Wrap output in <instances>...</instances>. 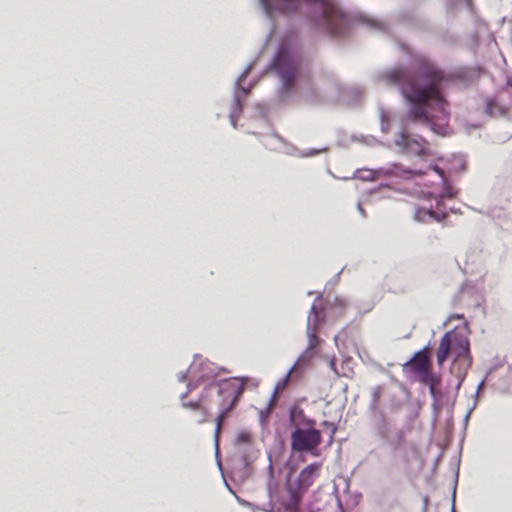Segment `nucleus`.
<instances>
[{
	"label": "nucleus",
	"mask_w": 512,
	"mask_h": 512,
	"mask_svg": "<svg viewBox=\"0 0 512 512\" xmlns=\"http://www.w3.org/2000/svg\"><path fill=\"white\" fill-rule=\"evenodd\" d=\"M423 385L429 387L430 396H434V390L441 387V376L435 374L431 369L427 372L425 381H419Z\"/></svg>",
	"instance_id": "nucleus-20"
},
{
	"label": "nucleus",
	"mask_w": 512,
	"mask_h": 512,
	"mask_svg": "<svg viewBox=\"0 0 512 512\" xmlns=\"http://www.w3.org/2000/svg\"><path fill=\"white\" fill-rule=\"evenodd\" d=\"M468 333V323L464 321L462 329H452L444 333L436 351L438 366H443L448 355L452 354V368L461 369V378L473 363Z\"/></svg>",
	"instance_id": "nucleus-4"
},
{
	"label": "nucleus",
	"mask_w": 512,
	"mask_h": 512,
	"mask_svg": "<svg viewBox=\"0 0 512 512\" xmlns=\"http://www.w3.org/2000/svg\"><path fill=\"white\" fill-rule=\"evenodd\" d=\"M267 458H268L267 479H275L271 452H268Z\"/></svg>",
	"instance_id": "nucleus-42"
},
{
	"label": "nucleus",
	"mask_w": 512,
	"mask_h": 512,
	"mask_svg": "<svg viewBox=\"0 0 512 512\" xmlns=\"http://www.w3.org/2000/svg\"><path fill=\"white\" fill-rule=\"evenodd\" d=\"M272 402V399H270L266 408L259 411V423L262 427H264L267 423L268 415L272 410Z\"/></svg>",
	"instance_id": "nucleus-31"
},
{
	"label": "nucleus",
	"mask_w": 512,
	"mask_h": 512,
	"mask_svg": "<svg viewBox=\"0 0 512 512\" xmlns=\"http://www.w3.org/2000/svg\"><path fill=\"white\" fill-rule=\"evenodd\" d=\"M416 173H414L411 169L402 168L399 163H392L389 168H379L376 170H356L352 177H343L342 180H349L352 178L359 179L361 181H374L378 175H395V176H403L405 179L412 178Z\"/></svg>",
	"instance_id": "nucleus-8"
},
{
	"label": "nucleus",
	"mask_w": 512,
	"mask_h": 512,
	"mask_svg": "<svg viewBox=\"0 0 512 512\" xmlns=\"http://www.w3.org/2000/svg\"><path fill=\"white\" fill-rule=\"evenodd\" d=\"M314 356V350H308L306 348L297 358V360L294 362V364L291 366V370L296 368V372H298L302 367L307 365L311 359Z\"/></svg>",
	"instance_id": "nucleus-22"
},
{
	"label": "nucleus",
	"mask_w": 512,
	"mask_h": 512,
	"mask_svg": "<svg viewBox=\"0 0 512 512\" xmlns=\"http://www.w3.org/2000/svg\"><path fill=\"white\" fill-rule=\"evenodd\" d=\"M425 216H429L430 218H433L437 222H441L446 219L447 213L445 211L435 212L432 208H429V209L418 208L415 211V214H414L415 220L423 221Z\"/></svg>",
	"instance_id": "nucleus-17"
},
{
	"label": "nucleus",
	"mask_w": 512,
	"mask_h": 512,
	"mask_svg": "<svg viewBox=\"0 0 512 512\" xmlns=\"http://www.w3.org/2000/svg\"><path fill=\"white\" fill-rule=\"evenodd\" d=\"M251 90L252 85L244 86L243 84H240L239 87L234 85L233 102L235 104V110H237V112H242L243 99L250 94Z\"/></svg>",
	"instance_id": "nucleus-14"
},
{
	"label": "nucleus",
	"mask_w": 512,
	"mask_h": 512,
	"mask_svg": "<svg viewBox=\"0 0 512 512\" xmlns=\"http://www.w3.org/2000/svg\"><path fill=\"white\" fill-rule=\"evenodd\" d=\"M388 85L397 86L407 106L402 118L403 130L399 131L394 144L402 153L417 156L429 155L428 141L420 135H412L405 129L411 124L428 127L434 134L445 137L450 134V110L444 89L450 79L428 59L414 56L409 68L397 66L379 74Z\"/></svg>",
	"instance_id": "nucleus-1"
},
{
	"label": "nucleus",
	"mask_w": 512,
	"mask_h": 512,
	"mask_svg": "<svg viewBox=\"0 0 512 512\" xmlns=\"http://www.w3.org/2000/svg\"><path fill=\"white\" fill-rule=\"evenodd\" d=\"M179 382H185L189 379L188 369L185 372H180L177 376Z\"/></svg>",
	"instance_id": "nucleus-48"
},
{
	"label": "nucleus",
	"mask_w": 512,
	"mask_h": 512,
	"mask_svg": "<svg viewBox=\"0 0 512 512\" xmlns=\"http://www.w3.org/2000/svg\"><path fill=\"white\" fill-rule=\"evenodd\" d=\"M263 13L272 19L274 13L300 11L307 15L310 26L330 36H344L351 21L337 0H258Z\"/></svg>",
	"instance_id": "nucleus-2"
},
{
	"label": "nucleus",
	"mask_w": 512,
	"mask_h": 512,
	"mask_svg": "<svg viewBox=\"0 0 512 512\" xmlns=\"http://www.w3.org/2000/svg\"><path fill=\"white\" fill-rule=\"evenodd\" d=\"M236 497V500L237 502L242 505V506H245V507H248V508H251V509H259V510H262L264 512H273L274 510V505L273 503L271 502H268L266 505H263L262 507H259V506H256L254 505L253 503L235 495Z\"/></svg>",
	"instance_id": "nucleus-25"
},
{
	"label": "nucleus",
	"mask_w": 512,
	"mask_h": 512,
	"mask_svg": "<svg viewBox=\"0 0 512 512\" xmlns=\"http://www.w3.org/2000/svg\"><path fill=\"white\" fill-rule=\"evenodd\" d=\"M215 457H216V460H217V464H218L219 468L221 469L220 453L218 452V456L215 454Z\"/></svg>",
	"instance_id": "nucleus-58"
},
{
	"label": "nucleus",
	"mask_w": 512,
	"mask_h": 512,
	"mask_svg": "<svg viewBox=\"0 0 512 512\" xmlns=\"http://www.w3.org/2000/svg\"><path fill=\"white\" fill-rule=\"evenodd\" d=\"M428 347L429 345L427 344L420 350L416 351L412 357L403 364L404 369H409L413 372L418 381H425L427 372L431 369L428 362Z\"/></svg>",
	"instance_id": "nucleus-9"
},
{
	"label": "nucleus",
	"mask_w": 512,
	"mask_h": 512,
	"mask_svg": "<svg viewBox=\"0 0 512 512\" xmlns=\"http://www.w3.org/2000/svg\"><path fill=\"white\" fill-rule=\"evenodd\" d=\"M364 23L373 30L385 32L387 30V26L384 22L373 19V18H365Z\"/></svg>",
	"instance_id": "nucleus-28"
},
{
	"label": "nucleus",
	"mask_w": 512,
	"mask_h": 512,
	"mask_svg": "<svg viewBox=\"0 0 512 512\" xmlns=\"http://www.w3.org/2000/svg\"><path fill=\"white\" fill-rule=\"evenodd\" d=\"M240 113L241 112H237V110H235V104H234L232 110L230 111V113L228 115L230 124L233 128H237V115Z\"/></svg>",
	"instance_id": "nucleus-40"
},
{
	"label": "nucleus",
	"mask_w": 512,
	"mask_h": 512,
	"mask_svg": "<svg viewBox=\"0 0 512 512\" xmlns=\"http://www.w3.org/2000/svg\"><path fill=\"white\" fill-rule=\"evenodd\" d=\"M201 358V355L195 354L194 361L188 367L189 381L187 383L188 392H192L200 385L203 384L200 377H196V359Z\"/></svg>",
	"instance_id": "nucleus-16"
},
{
	"label": "nucleus",
	"mask_w": 512,
	"mask_h": 512,
	"mask_svg": "<svg viewBox=\"0 0 512 512\" xmlns=\"http://www.w3.org/2000/svg\"><path fill=\"white\" fill-rule=\"evenodd\" d=\"M356 208H357L358 212L360 213V215L362 216V218H365L366 217V212H365V209L362 207L360 202L357 203Z\"/></svg>",
	"instance_id": "nucleus-53"
},
{
	"label": "nucleus",
	"mask_w": 512,
	"mask_h": 512,
	"mask_svg": "<svg viewBox=\"0 0 512 512\" xmlns=\"http://www.w3.org/2000/svg\"><path fill=\"white\" fill-rule=\"evenodd\" d=\"M466 169V159L462 154H455L452 156V163L450 170L456 173H461Z\"/></svg>",
	"instance_id": "nucleus-23"
},
{
	"label": "nucleus",
	"mask_w": 512,
	"mask_h": 512,
	"mask_svg": "<svg viewBox=\"0 0 512 512\" xmlns=\"http://www.w3.org/2000/svg\"><path fill=\"white\" fill-rule=\"evenodd\" d=\"M476 405H477V400L474 401L472 407L467 411V413L465 414V416L463 418L464 430H466V428H467V425H468V422L470 419V415H471L472 411L476 408Z\"/></svg>",
	"instance_id": "nucleus-44"
},
{
	"label": "nucleus",
	"mask_w": 512,
	"mask_h": 512,
	"mask_svg": "<svg viewBox=\"0 0 512 512\" xmlns=\"http://www.w3.org/2000/svg\"><path fill=\"white\" fill-rule=\"evenodd\" d=\"M341 272H342V270H341V271H339V272H338V273L333 277V279H332V281H331V282H334V283H335V282H337V281H338V279H339V277H340Z\"/></svg>",
	"instance_id": "nucleus-57"
},
{
	"label": "nucleus",
	"mask_w": 512,
	"mask_h": 512,
	"mask_svg": "<svg viewBox=\"0 0 512 512\" xmlns=\"http://www.w3.org/2000/svg\"><path fill=\"white\" fill-rule=\"evenodd\" d=\"M289 424L294 428L316 426V420L305 415L303 409L298 405H292L288 409Z\"/></svg>",
	"instance_id": "nucleus-12"
},
{
	"label": "nucleus",
	"mask_w": 512,
	"mask_h": 512,
	"mask_svg": "<svg viewBox=\"0 0 512 512\" xmlns=\"http://www.w3.org/2000/svg\"><path fill=\"white\" fill-rule=\"evenodd\" d=\"M450 210H451L452 213H458L459 212V210H457L456 208H451Z\"/></svg>",
	"instance_id": "nucleus-60"
},
{
	"label": "nucleus",
	"mask_w": 512,
	"mask_h": 512,
	"mask_svg": "<svg viewBox=\"0 0 512 512\" xmlns=\"http://www.w3.org/2000/svg\"><path fill=\"white\" fill-rule=\"evenodd\" d=\"M204 400H205V394L202 393L197 400H189V401L182 402L181 406L183 408H187L190 410H201L203 417H202V419L199 420V423H202V422L206 421V417H207V411L205 408L202 407Z\"/></svg>",
	"instance_id": "nucleus-19"
},
{
	"label": "nucleus",
	"mask_w": 512,
	"mask_h": 512,
	"mask_svg": "<svg viewBox=\"0 0 512 512\" xmlns=\"http://www.w3.org/2000/svg\"><path fill=\"white\" fill-rule=\"evenodd\" d=\"M223 419H219L218 417L215 419L216 427L214 431V447L216 450V455L218 456V446H219V435H220V423Z\"/></svg>",
	"instance_id": "nucleus-38"
},
{
	"label": "nucleus",
	"mask_w": 512,
	"mask_h": 512,
	"mask_svg": "<svg viewBox=\"0 0 512 512\" xmlns=\"http://www.w3.org/2000/svg\"><path fill=\"white\" fill-rule=\"evenodd\" d=\"M509 371L512 373V365L509 366Z\"/></svg>",
	"instance_id": "nucleus-64"
},
{
	"label": "nucleus",
	"mask_w": 512,
	"mask_h": 512,
	"mask_svg": "<svg viewBox=\"0 0 512 512\" xmlns=\"http://www.w3.org/2000/svg\"><path fill=\"white\" fill-rule=\"evenodd\" d=\"M484 112L491 117L506 115V110L498 104L494 98H487L485 101Z\"/></svg>",
	"instance_id": "nucleus-18"
},
{
	"label": "nucleus",
	"mask_w": 512,
	"mask_h": 512,
	"mask_svg": "<svg viewBox=\"0 0 512 512\" xmlns=\"http://www.w3.org/2000/svg\"><path fill=\"white\" fill-rule=\"evenodd\" d=\"M404 440V431L403 430H399L396 434V437L393 438V439H388V443H386V445H389L391 446L394 450H396L400 445L401 443L403 442Z\"/></svg>",
	"instance_id": "nucleus-34"
},
{
	"label": "nucleus",
	"mask_w": 512,
	"mask_h": 512,
	"mask_svg": "<svg viewBox=\"0 0 512 512\" xmlns=\"http://www.w3.org/2000/svg\"><path fill=\"white\" fill-rule=\"evenodd\" d=\"M303 66V55L291 40L284 39L267 66V72L278 80L277 101L285 103L295 91Z\"/></svg>",
	"instance_id": "nucleus-3"
},
{
	"label": "nucleus",
	"mask_w": 512,
	"mask_h": 512,
	"mask_svg": "<svg viewBox=\"0 0 512 512\" xmlns=\"http://www.w3.org/2000/svg\"><path fill=\"white\" fill-rule=\"evenodd\" d=\"M457 320V319H464V315L463 314H458V313H455V314H452L450 315L442 324V326H446V324L451 321V320Z\"/></svg>",
	"instance_id": "nucleus-46"
},
{
	"label": "nucleus",
	"mask_w": 512,
	"mask_h": 512,
	"mask_svg": "<svg viewBox=\"0 0 512 512\" xmlns=\"http://www.w3.org/2000/svg\"><path fill=\"white\" fill-rule=\"evenodd\" d=\"M458 477H459V469H457L455 472L454 483H453V488H452V493H451V511L450 512H455L456 489H457V484H458Z\"/></svg>",
	"instance_id": "nucleus-35"
},
{
	"label": "nucleus",
	"mask_w": 512,
	"mask_h": 512,
	"mask_svg": "<svg viewBox=\"0 0 512 512\" xmlns=\"http://www.w3.org/2000/svg\"><path fill=\"white\" fill-rule=\"evenodd\" d=\"M502 364H496V365H493L492 367H490L487 371V376L491 373H493L499 366H501Z\"/></svg>",
	"instance_id": "nucleus-55"
},
{
	"label": "nucleus",
	"mask_w": 512,
	"mask_h": 512,
	"mask_svg": "<svg viewBox=\"0 0 512 512\" xmlns=\"http://www.w3.org/2000/svg\"><path fill=\"white\" fill-rule=\"evenodd\" d=\"M253 67H254V62H251L250 64L247 65V67L242 71V73L235 80V82H234L235 86L239 87L240 84L244 83V81L247 79L249 73L252 71Z\"/></svg>",
	"instance_id": "nucleus-33"
},
{
	"label": "nucleus",
	"mask_w": 512,
	"mask_h": 512,
	"mask_svg": "<svg viewBox=\"0 0 512 512\" xmlns=\"http://www.w3.org/2000/svg\"><path fill=\"white\" fill-rule=\"evenodd\" d=\"M266 490L268 497L270 498L269 502L272 503V500L274 499L278 491V484L275 479H267Z\"/></svg>",
	"instance_id": "nucleus-29"
},
{
	"label": "nucleus",
	"mask_w": 512,
	"mask_h": 512,
	"mask_svg": "<svg viewBox=\"0 0 512 512\" xmlns=\"http://www.w3.org/2000/svg\"><path fill=\"white\" fill-rule=\"evenodd\" d=\"M326 151H327V148H320V149L310 148V149L302 150L299 153V157H302V158L312 157V156L318 155V154H320L322 152H326Z\"/></svg>",
	"instance_id": "nucleus-36"
},
{
	"label": "nucleus",
	"mask_w": 512,
	"mask_h": 512,
	"mask_svg": "<svg viewBox=\"0 0 512 512\" xmlns=\"http://www.w3.org/2000/svg\"><path fill=\"white\" fill-rule=\"evenodd\" d=\"M329 307H334L335 316L339 318L344 316L347 308L349 307V301L344 297L336 296L333 300V303L329 304Z\"/></svg>",
	"instance_id": "nucleus-21"
},
{
	"label": "nucleus",
	"mask_w": 512,
	"mask_h": 512,
	"mask_svg": "<svg viewBox=\"0 0 512 512\" xmlns=\"http://www.w3.org/2000/svg\"><path fill=\"white\" fill-rule=\"evenodd\" d=\"M427 501H428V500H427V497H425V498H424V507H426V505H427Z\"/></svg>",
	"instance_id": "nucleus-62"
},
{
	"label": "nucleus",
	"mask_w": 512,
	"mask_h": 512,
	"mask_svg": "<svg viewBox=\"0 0 512 512\" xmlns=\"http://www.w3.org/2000/svg\"><path fill=\"white\" fill-rule=\"evenodd\" d=\"M323 297V293H318L314 303L311 305L308 312L306 327L311 326L312 329L320 330L326 322V313L322 307L317 306V302Z\"/></svg>",
	"instance_id": "nucleus-11"
},
{
	"label": "nucleus",
	"mask_w": 512,
	"mask_h": 512,
	"mask_svg": "<svg viewBox=\"0 0 512 512\" xmlns=\"http://www.w3.org/2000/svg\"><path fill=\"white\" fill-rule=\"evenodd\" d=\"M241 461H242L244 467H248L251 463V460H249L248 456L244 453L241 455Z\"/></svg>",
	"instance_id": "nucleus-52"
},
{
	"label": "nucleus",
	"mask_w": 512,
	"mask_h": 512,
	"mask_svg": "<svg viewBox=\"0 0 512 512\" xmlns=\"http://www.w3.org/2000/svg\"><path fill=\"white\" fill-rule=\"evenodd\" d=\"M312 294H314V292H313V291H311V290L307 292V295H308V296H311Z\"/></svg>",
	"instance_id": "nucleus-61"
},
{
	"label": "nucleus",
	"mask_w": 512,
	"mask_h": 512,
	"mask_svg": "<svg viewBox=\"0 0 512 512\" xmlns=\"http://www.w3.org/2000/svg\"><path fill=\"white\" fill-rule=\"evenodd\" d=\"M379 117H380L381 131L383 133L388 132V130H389V117H388V115L386 114L385 110L382 107L379 108Z\"/></svg>",
	"instance_id": "nucleus-32"
},
{
	"label": "nucleus",
	"mask_w": 512,
	"mask_h": 512,
	"mask_svg": "<svg viewBox=\"0 0 512 512\" xmlns=\"http://www.w3.org/2000/svg\"><path fill=\"white\" fill-rule=\"evenodd\" d=\"M322 425L324 427L330 429V442L333 441L334 434L337 431V425L335 423L327 421V420H324L322 422Z\"/></svg>",
	"instance_id": "nucleus-39"
},
{
	"label": "nucleus",
	"mask_w": 512,
	"mask_h": 512,
	"mask_svg": "<svg viewBox=\"0 0 512 512\" xmlns=\"http://www.w3.org/2000/svg\"><path fill=\"white\" fill-rule=\"evenodd\" d=\"M190 393H191V392H188V389H186V391L180 395L181 403H182V402H185V398H186Z\"/></svg>",
	"instance_id": "nucleus-56"
},
{
	"label": "nucleus",
	"mask_w": 512,
	"mask_h": 512,
	"mask_svg": "<svg viewBox=\"0 0 512 512\" xmlns=\"http://www.w3.org/2000/svg\"><path fill=\"white\" fill-rule=\"evenodd\" d=\"M377 416L374 423V433L382 441L383 445L388 443L389 435L391 432V424L385 418L382 412L375 414Z\"/></svg>",
	"instance_id": "nucleus-13"
},
{
	"label": "nucleus",
	"mask_w": 512,
	"mask_h": 512,
	"mask_svg": "<svg viewBox=\"0 0 512 512\" xmlns=\"http://www.w3.org/2000/svg\"><path fill=\"white\" fill-rule=\"evenodd\" d=\"M318 332L319 330L312 329V327L309 325L306 327V335L308 338V345L306 348H308V350H314L315 347L319 344L320 339L317 336Z\"/></svg>",
	"instance_id": "nucleus-27"
},
{
	"label": "nucleus",
	"mask_w": 512,
	"mask_h": 512,
	"mask_svg": "<svg viewBox=\"0 0 512 512\" xmlns=\"http://www.w3.org/2000/svg\"><path fill=\"white\" fill-rule=\"evenodd\" d=\"M220 371L227 372L226 368L219 367L207 359H196V377H200L203 383L208 380L214 381Z\"/></svg>",
	"instance_id": "nucleus-10"
},
{
	"label": "nucleus",
	"mask_w": 512,
	"mask_h": 512,
	"mask_svg": "<svg viewBox=\"0 0 512 512\" xmlns=\"http://www.w3.org/2000/svg\"><path fill=\"white\" fill-rule=\"evenodd\" d=\"M251 439H252L251 433L247 430H242L237 433L236 444L248 445V444H250Z\"/></svg>",
	"instance_id": "nucleus-30"
},
{
	"label": "nucleus",
	"mask_w": 512,
	"mask_h": 512,
	"mask_svg": "<svg viewBox=\"0 0 512 512\" xmlns=\"http://www.w3.org/2000/svg\"><path fill=\"white\" fill-rule=\"evenodd\" d=\"M450 370H451L452 373L455 374V376L457 378V384L455 385V390H456V393H457L458 390L460 389L461 385L465 381L468 371H465V373L463 374V377L461 378L460 377L461 369L450 368Z\"/></svg>",
	"instance_id": "nucleus-37"
},
{
	"label": "nucleus",
	"mask_w": 512,
	"mask_h": 512,
	"mask_svg": "<svg viewBox=\"0 0 512 512\" xmlns=\"http://www.w3.org/2000/svg\"><path fill=\"white\" fill-rule=\"evenodd\" d=\"M430 168L436 172V174H438L440 177H441V180L443 181V178H446L445 177V173H444V170L442 168H440L439 166L437 165H431Z\"/></svg>",
	"instance_id": "nucleus-47"
},
{
	"label": "nucleus",
	"mask_w": 512,
	"mask_h": 512,
	"mask_svg": "<svg viewBox=\"0 0 512 512\" xmlns=\"http://www.w3.org/2000/svg\"><path fill=\"white\" fill-rule=\"evenodd\" d=\"M460 5H464L470 11L472 10L471 0H446L448 13H455Z\"/></svg>",
	"instance_id": "nucleus-24"
},
{
	"label": "nucleus",
	"mask_w": 512,
	"mask_h": 512,
	"mask_svg": "<svg viewBox=\"0 0 512 512\" xmlns=\"http://www.w3.org/2000/svg\"><path fill=\"white\" fill-rule=\"evenodd\" d=\"M328 173H329L330 175H332L334 178H337V177L332 173V171L328 170Z\"/></svg>",
	"instance_id": "nucleus-63"
},
{
	"label": "nucleus",
	"mask_w": 512,
	"mask_h": 512,
	"mask_svg": "<svg viewBox=\"0 0 512 512\" xmlns=\"http://www.w3.org/2000/svg\"><path fill=\"white\" fill-rule=\"evenodd\" d=\"M321 443L322 433L316 426L296 427L291 431L290 446L295 453L318 456Z\"/></svg>",
	"instance_id": "nucleus-7"
},
{
	"label": "nucleus",
	"mask_w": 512,
	"mask_h": 512,
	"mask_svg": "<svg viewBox=\"0 0 512 512\" xmlns=\"http://www.w3.org/2000/svg\"><path fill=\"white\" fill-rule=\"evenodd\" d=\"M320 468V462H313L302 469L295 479L291 478V473L288 474L285 482L289 495V500L284 504L286 512H298L301 499L319 475Z\"/></svg>",
	"instance_id": "nucleus-6"
},
{
	"label": "nucleus",
	"mask_w": 512,
	"mask_h": 512,
	"mask_svg": "<svg viewBox=\"0 0 512 512\" xmlns=\"http://www.w3.org/2000/svg\"><path fill=\"white\" fill-rule=\"evenodd\" d=\"M382 394V388L381 386H376L373 388L371 393V399L369 403V410L375 414H377L378 411V402Z\"/></svg>",
	"instance_id": "nucleus-26"
},
{
	"label": "nucleus",
	"mask_w": 512,
	"mask_h": 512,
	"mask_svg": "<svg viewBox=\"0 0 512 512\" xmlns=\"http://www.w3.org/2000/svg\"><path fill=\"white\" fill-rule=\"evenodd\" d=\"M274 30H275V26L273 23L270 24V28H269V32L268 34L266 35V38H265V41H264V45L267 44V42L269 41V39L271 38L272 34L274 33Z\"/></svg>",
	"instance_id": "nucleus-49"
},
{
	"label": "nucleus",
	"mask_w": 512,
	"mask_h": 512,
	"mask_svg": "<svg viewBox=\"0 0 512 512\" xmlns=\"http://www.w3.org/2000/svg\"><path fill=\"white\" fill-rule=\"evenodd\" d=\"M501 227L505 229L508 232L512 233V220H507V222H504L501 224Z\"/></svg>",
	"instance_id": "nucleus-50"
},
{
	"label": "nucleus",
	"mask_w": 512,
	"mask_h": 512,
	"mask_svg": "<svg viewBox=\"0 0 512 512\" xmlns=\"http://www.w3.org/2000/svg\"><path fill=\"white\" fill-rule=\"evenodd\" d=\"M257 84V79H254L250 82L249 85H252V88Z\"/></svg>",
	"instance_id": "nucleus-59"
},
{
	"label": "nucleus",
	"mask_w": 512,
	"mask_h": 512,
	"mask_svg": "<svg viewBox=\"0 0 512 512\" xmlns=\"http://www.w3.org/2000/svg\"><path fill=\"white\" fill-rule=\"evenodd\" d=\"M431 398H432L431 407H432L433 413H434V415L438 416L442 409V404L438 399H436L435 396H431Z\"/></svg>",
	"instance_id": "nucleus-41"
},
{
	"label": "nucleus",
	"mask_w": 512,
	"mask_h": 512,
	"mask_svg": "<svg viewBox=\"0 0 512 512\" xmlns=\"http://www.w3.org/2000/svg\"><path fill=\"white\" fill-rule=\"evenodd\" d=\"M351 93L353 94V96H354V98L356 100H359L363 96L364 90L361 89V88H358V87L357 88H352L351 89Z\"/></svg>",
	"instance_id": "nucleus-45"
},
{
	"label": "nucleus",
	"mask_w": 512,
	"mask_h": 512,
	"mask_svg": "<svg viewBox=\"0 0 512 512\" xmlns=\"http://www.w3.org/2000/svg\"><path fill=\"white\" fill-rule=\"evenodd\" d=\"M434 396L436 397V399L440 401L441 398L443 397L442 390L440 388H436V390H434Z\"/></svg>",
	"instance_id": "nucleus-54"
},
{
	"label": "nucleus",
	"mask_w": 512,
	"mask_h": 512,
	"mask_svg": "<svg viewBox=\"0 0 512 512\" xmlns=\"http://www.w3.org/2000/svg\"><path fill=\"white\" fill-rule=\"evenodd\" d=\"M246 380V377L225 378L219 382L210 381L205 387V390L212 387L217 389V398L214 401L220 410L219 419H226L234 409L244 392Z\"/></svg>",
	"instance_id": "nucleus-5"
},
{
	"label": "nucleus",
	"mask_w": 512,
	"mask_h": 512,
	"mask_svg": "<svg viewBox=\"0 0 512 512\" xmlns=\"http://www.w3.org/2000/svg\"><path fill=\"white\" fill-rule=\"evenodd\" d=\"M458 190L455 189L448 178H443L441 194L436 199V207L440 208L443 205V198L452 199L456 197Z\"/></svg>",
	"instance_id": "nucleus-15"
},
{
	"label": "nucleus",
	"mask_w": 512,
	"mask_h": 512,
	"mask_svg": "<svg viewBox=\"0 0 512 512\" xmlns=\"http://www.w3.org/2000/svg\"><path fill=\"white\" fill-rule=\"evenodd\" d=\"M291 369L288 370L287 374L285 375V377L281 380V382L277 383V385L275 386V389H274V392L271 396L270 399H272V401L274 400L275 398V395H276V390L279 388V387H284L285 384H286V381L288 379V377L290 376V373H291Z\"/></svg>",
	"instance_id": "nucleus-43"
},
{
	"label": "nucleus",
	"mask_w": 512,
	"mask_h": 512,
	"mask_svg": "<svg viewBox=\"0 0 512 512\" xmlns=\"http://www.w3.org/2000/svg\"><path fill=\"white\" fill-rule=\"evenodd\" d=\"M486 379H487V375H486V376H485V377L480 381V383L478 384L477 389H476V392H475V395H474L475 400H476V399H477V397H478V394H479V392H480V389H481V388L483 387V385L485 384Z\"/></svg>",
	"instance_id": "nucleus-51"
}]
</instances>
